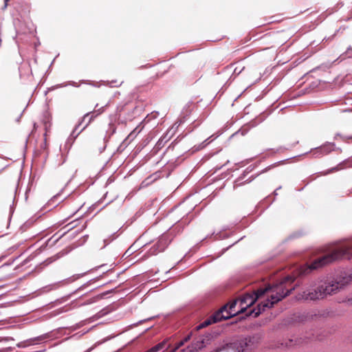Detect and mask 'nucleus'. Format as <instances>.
<instances>
[{
    "instance_id": "1",
    "label": "nucleus",
    "mask_w": 352,
    "mask_h": 352,
    "mask_svg": "<svg viewBox=\"0 0 352 352\" xmlns=\"http://www.w3.org/2000/svg\"><path fill=\"white\" fill-rule=\"evenodd\" d=\"M294 280V278L287 276L278 283L268 285L263 289H258L252 294H246L242 298L238 299L241 311L244 312L248 307L254 305L258 299L265 298L258 305L256 308L252 309L249 314V315H252L254 317H257L265 309L272 308L276 303L287 296L294 288L287 289L286 284L288 281L293 282Z\"/></svg>"
},
{
    "instance_id": "2",
    "label": "nucleus",
    "mask_w": 352,
    "mask_h": 352,
    "mask_svg": "<svg viewBox=\"0 0 352 352\" xmlns=\"http://www.w3.org/2000/svg\"><path fill=\"white\" fill-rule=\"evenodd\" d=\"M342 282L328 281L320 285L316 289H307L298 294V298L305 300H321L328 296L335 294L344 287Z\"/></svg>"
},
{
    "instance_id": "3",
    "label": "nucleus",
    "mask_w": 352,
    "mask_h": 352,
    "mask_svg": "<svg viewBox=\"0 0 352 352\" xmlns=\"http://www.w3.org/2000/svg\"><path fill=\"white\" fill-rule=\"evenodd\" d=\"M349 254L348 247H340L333 250V251L320 258L315 260L310 265L306 267L305 270H302L300 273H306L308 270H316L336 260H338L343 256Z\"/></svg>"
},
{
    "instance_id": "4",
    "label": "nucleus",
    "mask_w": 352,
    "mask_h": 352,
    "mask_svg": "<svg viewBox=\"0 0 352 352\" xmlns=\"http://www.w3.org/2000/svg\"><path fill=\"white\" fill-rule=\"evenodd\" d=\"M260 342L261 337L256 335L233 343L239 352H248L257 347Z\"/></svg>"
},
{
    "instance_id": "5",
    "label": "nucleus",
    "mask_w": 352,
    "mask_h": 352,
    "mask_svg": "<svg viewBox=\"0 0 352 352\" xmlns=\"http://www.w3.org/2000/svg\"><path fill=\"white\" fill-rule=\"evenodd\" d=\"M104 111V107H102L98 109H96L94 111L86 113L82 118V122H85L87 120L85 125L83 126L82 129H85L98 116L103 113Z\"/></svg>"
},
{
    "instance_id": "6",
    "label": "nucleus",
    "mask_w": 352,
    "mask_h": 352,
    "mask_svg": "<svg viewBox=\"0 0 352 352\" xmlns=\"http://www.w3.org/2000/svg\"><path fill=\"white\" fill-rule=\"evenodd\" d=\"M226 314L230 315V318L236 316L238 314L243 313V311H241V307H239V302L238 299L232 301L229 305H226Z\"/></svg>"
},
{
    "instance_id": "7",
    "label": "nucleus",
    "mask_w": 352,
    "mask_h": 352,
    "mask_svg": "<svg viewBox=\"0 0 352 352\" xmlns=\"http://www.w3.org/2000/svg\"><path fill=\"white\" fill-rule=\"evenodd\" d=\"M227 306H224L222 307L219 311L216 312L212 316V320L213 322H217L222 320H226L230 318V315L227 314L224 315V312H226Z\"/></svg>"
},
{
    "instance_id": "8",
    "label": "nucleus",
    "mask_w": 352,
    "mask_h": 352,
    "mask_svg": "<svg viewBox=\"0 0 352 352\" xmlns=\"http://www.w3.org/2000/svg\"><path fill=\"white\" fill-rule=\"evenodd\" d=\"M168 340H164V341L158 343L155 346L151 347L146 352H159L164 349H168L170 347V344H167Z\"/></svg>"
},
{
    "instance_id": "9",
    "label": "nucleus",
    "mask_w": 352,
    "mask_h": 352,
    "mask_svg": "<svg viewBox=\"0 0 352 352\" xmlns=\"http://www.w3.org/2000/svg\"><path fill=\"white\" fill-rule=\"evenodd\" d=\"M168 340H164V341L158 343L155 346L151 347L146 352H159L164 349H168L170 347V344H167Z\"/></svg>"
},
{
    "instance_id": "10",
    "label": "nucleus",
    "mask_w": 352,
    "mask_h": 352,
    "mask_svg": "<svg viewBox=\"0 0 352 352\" xmlns=\"http://www.w3.org/2000/svg\"><path fill=\"white\" fill-rule=\"evenodd\" d=\"M201 346L202 343L197 342L191 346H188L186 349H184L180 352H197L198 349H201Z\"/></svg>"
},
{
    "instance_id": "11",
    "label": "nucleus",
    "mask_w": 352,
    "mask_h": 352,
    "mask_svg": "<svg viewBox=\"0 0 352 352\" xmlns=\"http://www.w3.org/2000/svg\"><path fill=\"white\" fill-rule=\"evenodd\" d=\"M334 149V144H328L320 147V151H322L324 154H327L331 151Z\"/></svg>"
},
{
    "instance_id": "12",
    "label": "nucleus",
    "mask_w": 352,
    "mask_h": 352,
    "mask_svg": "<svg viewBox=\"0 0 352 352\" xmlns=\"http://www.w3.org/2000/svg\"><path fill=\"white\" fill-rule=\"evenodd\" d=\"M212 323H214V322H212V317H211L210 319L206 320V321H204L203 323H201V324L199 326V329H200V328H203V327H206V326H208V325H209V324H212Z\"/></svg>"
},
{
    "instance_id": "13",
    "label": "nucleus",
    "mask_w": 352,
    "mask_h": 352,
    "mask_svg": "<svg viewBox=\"0 0 352 352\" xmlns=\"http://www.w3.org/2000/svg\"><path fill=\"white\" fill-rule=\"evenodd\" d=\"M104 148H105V145H104V144L103 143V144H102V146H100V147L98 148V152H99L100 153H102V152L104 150Z\"/></svg>"
},
{
    "instance_id": "14",
    "label": "nucleus",
    "mask_w": 352,
    "mask_h": 352,
    "mask_svg": "<svg viewBox=\"0 0 352 352\" xmlns=\"http://www.w3.org/2000/svg\"><path fill=\"white\" fill-rule=\"evenodd\" d=\"M5 1V6H4V8H6L7 7V5H8V2L9 0H4Z\"/></svg>"
},
{
    "instance_id": "15",
    "label": "nucleus",
    "mask_w": 352,
    "mask_h": 352,
    "mask_svg": "<svg viewBox=\"0 0 352 352\" xmlns=\"http://www.w3.org/2000/svg\"><path fill=\"white\" fill-rule=\"evenodd\" d=\"M348 301H349V302L350 304H351V305H352V297H351V298H349L348 299Z\"/></svg>"
},
{
    "instance_id": "16",
    "label": "nucleus",
    "mask_w": 352,
    "mask_h": 352,
    "mask_svg": "<svg viewBox=\"0 0 352 352\" xmlns=\"http://www.w3.org/2000/svg\"><path fill=\"white\" fill-rule=\"evenodd\" d=\"M339 170V169L337 168H334L332 169V170Z\"/></svg>"
}]
</instances>
